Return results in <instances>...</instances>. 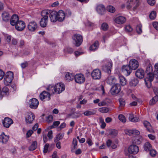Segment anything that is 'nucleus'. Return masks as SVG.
Here are the masks:
<instances>
[{"label": "nucleus", "mask_w": 158, "mask_h": 158, "mask_svg": "<svg viewBox=\"0 0 158 158\" xmlns=\"http://www.w3.org/2000/svg\"><path fill=\"white\" fill-rule=\"evenodd\" d=\"M114 21L118 24H122L126 21V19L123 16H118L115 18Z\"/></svg>", "instance_id": "obj_28"}, {"label": "nucleus", "mask_w": 158, "mask_h": 158, "mask_svg": "<svg viewBox=\"0 0 158 158\" xmlns=\"http://www.w3.org/2000/svg\"><path fill=\"white\" fill-rule=\"evenodd\" d=\"M10 20V23L12 26H15L19 21V17L18 15L14 14L12 16Z\"/></svg>", "instance_id": "obj_19"}, {"label": "nucleus", "mask_w": 158, "mask_h": 158, "mask_svg": "<svg viewBox=\"0 0 158 158\" xmlns=\"http://www.w3.org/2000/svg\"><path fill=\"white\" fill-rule=\"evenodd\" d=\"M132 70L129 65H123L122 67V72L126 76L129 75L131 73Z\"/></svg>", "instance_id": "obj_16"}, {"label": "nucleus", "mask_w": 158, "mask_h": 158, "mask_svg": "<svg viewBox=\"0 0 158 158\" xmlns=\"http://www.w3.org/2000/svg\"><path fill=\"white\" fill-rule=\"evenodd\" d=\"M149 151L150 154L152 156L154 157L156 156V152L155 150L151 149Z\"/></svg>", "instance_id": "obj_54"}, {"label": "nucleus", "mask_w": 158, "mask_h": 158, "mask_svg": "<svg viewBox=\"0 0 158 158\" xmlns=\"http://www.w3.org/2000/svg\"><path fill=\"white\" fill-rule=\"evenodd\" d=\"M65 89L64 84L62 83H57L54 86L49 85L46 88V89L51 94H60Z\"/></svg>", "instance_id": "obj_1"}, {"label": "nucleus", "mask_w": 158, "mask_h": 158, "mask_svg": "<svg viewBox=\"0 0 158 158\" xmlns=\"http://www.w3.org/2000/svg\"><path fill=\"white\" fill-rule=\"evenodd\" d=\"M154 79V77H146L144 79L145 84L147 87L149 88L151 86V82L153 81Z\"/></svg>", "instance_id": "obj_25"}, {"label": "nucleus", "mask_w": 158, "mask_h": 158, "mask_svg": "<svg viewBox=\"0 0 158 158\" xmlns=\"http://www.w3.org/2000/svg\"><path fill=\"white\" fill-rule=\"evenodd\" d=\"M2 20L6 22L10 20V15L8 12L5 11L2 13Z\"/></svg>", "instance_id": "obj_26"}, {"label": "nucleus", "mask_w": 158, "mask_h": 158, "mask_svg": "<svg viewBox=\"0 0 158 158\" xmlns=\"http://www.w3.org/2000/svg\"><path fill=\"white\" fill-rule=\"evenodd\" d=\"M72 38L75 42V45L76 47L79 46L82 42V36L79 34H74Z\"/></svg>", "instance_id": "obj_4"}, {"label": "nucleus", "mask_w": 158, "mask_h": 158, "mask_svg": "<svg viewBox=\"0 0 158 158\" xmlns=\"http://www.w3.org/2000/svg\"><path fill=\"white\" fill-rule=\"evenodd\" d=\"M142 25L141 24H138L136 27V31L138 34H141L142 31Z\"/></svg>", "instance_id": "obj_45"}, {"label": "nucleus", "mask_w": 158, "mask_h": 158, "mask_svg": "<svg viewBox=\"0 0 158 158\" xmlns=\"http://www.w3.org/2000/svg\"><path fill=\"white\" fill-rule=\"evenodd\" d=\"M121 87L119 84L116 83L113 85L110 89V92L112 95L118 94L120 91Z\"/></svg>", "instance_id": "obj_6"}, {"label": "nucleus", "mask_w": 158, "mask_h": 158, "mask_svg": "<svg viewBox=\"0 0 158 158\" xmlns=\"http://www.w3.org/2000/svg\"><path fill=\"white\" fill-rule=\"evenodd\" d=\"M18 40L16 39L13 38L11 40V43L13 45H16L17 44Z\"/></svg>", "instance_id": "obj_63"}, {"label": "nucleus", "mask_w": 158, "mask_h": 158, "mask_svg": "<svg viewBox=\"0 0 158 158\" xmlns=\"http://www.w3.org/2000/svg\"><path fill=\"white\" fill-rule=\"evenodd\" d=\"M112 65V62L109 61L104 65L102 66V70L106 72L109 73L111 71Z\"/></svg>", "instance_id": "obj_18"}, {"label": "nucleus", "mask_w": 158, "mask_h": 158, "mask_svg": "<svg viewBox=\"0 0 158 158\" xmlns=\"http://www.w3.org/2000/svg\"><path fill=\"white\" fill-rule=\"evenodd\" d=\"M144 126L146 128L147 130L150 132L154 133V130L152 129L150 123L147 121H145L143 122Z\"/></svg>", "instance_id": "obj_29"}, {"label": "nucleus", "mask_w": 158, "mask_h": 158, "mask_svg": "<svg viewBox=\"0 0 158 158\" xmlns=\"http://www.w3.org/2000/svg\"><path fill=\"white\" fill-rule=\"evenodd\" d=\"M156 17V13L155 11H152L149 15L150 18L152 19H154Z\"/></svg>", "instance_id": "obj_48"}, {"label": "nucleus", "mask_w": 158, "mask_h": 158, "mask_svg": "<svg viewBox=\"0 0 158 158\" xmlns=\"http://www.w3.org/2000/svg\"><path fill=\"white\" fill-rule=\"evenodd\" d=\"M119 119L123 123H125L126 120L125 117L123 114H120L118 116Z\"/></svg>", "instance_id": "obj_49"}, {"label": "nucleus", "mask_w": 158, "mask_h": 158, "mask_svg": "<svg viewBox=\"0 0 158 158\" xmlns=\"http://www.w3.org/2000/svg\"><path fill=\"white\" fill-rule=\"evenodd\" d=\"M98 110L100 112L102 113H107L109 111V110L108 108L106 107H103L99 108Z\"/></svg>", "instance_id": "obj_47"}, {"label": "nucleus", "mask_w": 158, "mask_h": 158, "mask_svg": "<svg viewBox=\"0 0 158 158\" xmlns=\"http://www.w3.org/2000/svg\"><path fill=\"white\" fill-rule=\"evenodd\" d=\"M129 4V5L127 6V8H131L133 6L135 5L133 9H135L139 5V0H130Z\"/></svg>", "instance_id": "obj_22"}, {"label": "nucleus", "mask_w": 158, "mask_h": 158, "mask_svg": "<svg viewBox=\"0 0 158 158\" xmlns=\"http://www.w3.org/2000/svg\"><path fill=\"white\" fill-rule=\"evenodd\" d=\"M1 139H2V142L3 143H6L9 139V137L7 135L2 134L1 135Z\"/></svg>", "instance_id": "obj_41"}, {"label": "nucleus", "mask_w": 158, "mask_h": 158, "mask_svg": "<svg viewBox=\"0 0 158 158\" xmlns=\"http://www.w3.org/2000/svg\"><path fill=\"white\" fill-rule=\"evenodd\" d=\"M106 104L107 103L105 101H102L99 103L98 104V106H106Z\"/></svg>", "instance_id": "obj_60"}, {"label": "nucleus", "mask_w": 158, "mask_h": 158, "mask_svg": "<svg viewBox=\"0 0 158 158\" xmlns=\"http://www.w3.org/2000/svg\"><path fill=\"white\" fill-rule=\"evenodd\" d=\"M29 107L33 109H36L39 105V102L38 100L35 98H33L30 99V101Z\"/></svg>", "instance_id": "obj_12"}, {"label": "nucleus", "mask_w": 158, "mask_h": 158, "mask_svg": "<svg viewBox=\"0 0 158 158\" xmlns=\"http://www.w3.org/2000/svg\"><path fill=\"white\" fill-rule=\"evenodd\" d=\"M139 82L138 79L136 78H134L130 81L129 85L132 86H135L138 84Z\"/></svg>", "instance_id": "obj_34"}, {"label": "nucleus", "mask_w": 158, "mask_h": 158, "mask_svg": "<svg viewBox=\"0 0 158 158\" xmlns=\"http://www.w3.org/2000/svg\"><path fill=\"white\" fill-rule=\"evenodd\" d=\"M112 143V141L110 139H108L106 142V143L107 146L109 148L110 147Z\"/></svg>", "instance_id": "obj_55"}, {"label": "nucleus", "mask_w": 158, "mask_h": 158, "mask_svg": "<svg viewBox=\"0 0 158 158\" xmlns=\"http://www.w3.org/2000/svg\"><path fill=\"white\" fill-rule=\"evenodd\" d=\"M125 132L126 134L129 135H139L140 134L139 131L136 130L127 129L125 131Z\"/></svg>", "instance_id": "obj_23"}, {"label": "nucleus", "mask_w": 158, "mask_h": 158, "mask_svg": "<svg viewBox=\"0 0 158 158\" xmlns=\"http://www.w3.org/2000/svg\"><path fill=\"white\" fill-rule=\"evenodd\" d=\"M118 131L115 129H111L109 130V135H111L112 137H114L118 134Z\"/></svg>", "instance_id": "obj_38"}, {"label": "nucleus", "mask_w": 158, "mask_h": 158, "mask_svg": "<svg viewBox=\"0 0 158 158\" xmlns=\"http://www.w3.org/2000/svg\"><path fill=\"white\" fill-rule=\"evenodd\" d=\"M153 68L152 65L149 64L146 68V73L147 74V77H154V74L152 73Z\"/></svg>", "instance_id": "obj_21"}, {"label": "nucleus", "mask_w": 158, "mask_h": 158, "mask_svg": "<svg viewBox=\"0 0 158 158\" xmlns=\"http://www.w3.org/2000/svg\"><path fill=\"white\" fill-rule=\"evenodd\" d=\"M128 65L132 70H135L139 67V62L137 60L132 59L129 61Z\"/></svg>", "instance_id": "obj_10"}, {"label": "nucleus", "mask_w": 158, "mask_h": 158, "mask_svg": "<svg viewBox=\"0 0 158 158\" xmlns=\"http://www.w3.org/2000/svg\"><path fill=\"white\" fill-rule=\"evenodd\" d=\"M60 122L59 121H55L53 122V125L52 126V127L55 128V127L58 126L60 124Z\"/></svg>", "instance_id": "obj_56"}, {"label": "nucleus", "mask_w": 158, "mask_h": 158, "mask_svg": "<svg viewBox=\"0 0 158 158\" xmlns=\"http://www.w3.org/2000/svg\"><path fill=\"white\" fill-rule=\"evenodd\" d=\"M144 71L142 69H137L135 72L136 76L140 79L143 78L144 77Z\"/></svg>", "instance_id": "obj_24"}, {"label": "nucleus", "mask_w": 158, "mask_h": 158, "mask_svg": "<svg viewBox=\"0 0 158 158\" xmlns=\"http://www.w3.org/2000/svg\"><path fill=\"white\" fill-rule=\"evenodd\" d=\"M65 17V14L64 12L62 10L57 12V21L62 22L64 21Z\"/></svg>", "instance_id": "obj_17"}, {"label": "nucleus", "mask_w": 158, "mask_h": 158, "mask_svg": "<svg viewBox=\"0 0 158 158\" xmlns=\"http://www.w3.org/2000/svg\"><path fill=\"white\" fill-rule=\"evenodd\" d=\"M120 84L123 86L127 84V81L126 79L123 76H120L119 77Z\"/></svg>", "instance_id": "obj_36"}, {"label": "nucleus", "mask_w": 158, "mask_h": 158, "mask_svg": "<svg viewBox=\"0 0 158 158\" xmlns=\"http://www.w3.org/2000/svg\"><path fill=\"white\" fill-rule=\"evenodd\" d=\"M15 26V28L17 30L21 31L24 29L26 26L24 22L19 20Z\"/></svg>", "instance_id": "obj_15"}, {"label": "nucleus", "mask_w": 158, "mask_h": 158, "mask_svg": "<svg viewBox=\"0 0 158 158\" xmlns=\"http://www.w3.org/2000/svg\"><path fill=\"white\" fill-rule=\"evenodd\" d=\"M35 115L31 112L27 113V115L25 117V121L27 123L31 124L34 119Z\"/></svg>", "instance_id": "obj_13"}, {"label": "nucleus", "mask_w": 158, "mask_h": 158, "mask_svg": "<svg viewBox=\"0 0 158 158\" xmlns=\"http://www.w3.org/2000/svg\"><path fill=\"white\" fill-rule=\"evenodd\" d=\"M74 78V75H73L72 73L67 72L65 75V78L66 80L69 81H72Z\"/></svg>", "instance_id": "obj_30"}, {"label": "nucleus", "mask_w": 158, "mask_h": 158, "mask_svg": "<svg viewBox=\"0 0 158 158\" xmlns=\"http://www.w3.org/2000/svg\"><path fill=\"white\" fill-rule=\"evenodd\" d=\"M120 106L119 107L120 109H122V107H124L125 104V100L123 98H119V99Z\"/></svg>", "instance_id": "obj_43"}, {"label": "nucleus", "mask_w": 158, "mask_h": 158, "mask_svg": "<svg viewBox=\"0 0 158 158\" xmlns=\"http://www.w3.org/2000/svg\"><path fill=\"white\" fill-rule=\"evenodd\" d=\"M33 131L32 130H30L28 131H27V132L26 134L27 136V137H29L31 135L33 134Z\"/></svg>", "instance_id": "obj_59"}, {"label": "nucleus", "mask_w": 158, "mask_h": 158, "mask_svg": "<svg viewBox=\"0 0 158 158\" xmlns=\"http://www.w3.org/2000/svg\"><path fill=\"white\" fill-rule=\"evenodd\" d=\"M9 94V90L8 88L6 87H4L2 89V91H1V96H8Z\"/></svg>", "instance_id": "obj_32"}, {"label": "nucleus", "mask_w": 158, "mask_h": 158, "mask_svg": "<svg viewBox=\"0 0 158 158\" xmlns=\"http://www.w3.org/2000/svg\"><path fill=\"white\" fill-rule=\"evenodd\" d=\"M13 123V121L12 119L7 117H5L2 121L3 126L6 128H9Z\"/></svg>", "instance_id": "obj_7"}, {"label": "nucleus", "mask_w": 158, "mask_h": 158, "mask_svg": "<svg viewBox=\"0 0 158 158\" xmlns=\"http://www.w3.org/2000/svg\"><path fill=\"white\" fill-rule=\"evenodd\" d=\"M41 15V16H44V15L48 16V15H49L50 20L52 22H55L57 21V12L56 11L44 10L42 11Z\"/></svg>", "instance_id": "obj_2"}, {"label": "nucleus", "mask_w": 158, "mask_h": 158, "mask_svg": "<svg viewBox=\"0 0 158 158\" xmlns=\"http://www.w3.org/2000/svg\"><path fill=\"white\" fill-rule=\"evenodd\" d=\"M52 130H50L48 132V137L49 139H52Z\"/></svg>", "instance_id": "obj_57"}, {"label": "nucleus", "mask_w": 158, "mask_h": 158, "mask_svg": "<svg viewBox=\"0 0 158 158\" xmlns=\"http://www.w3.org/2000/svg\"><path fill=\"white\" fill-rule=\"evenodd\" d=\"M109 26L106 23H103L101 26V29L104 31H106L108 29Z\"/></svg>", "instance_id": "obj_44"}, {"label": "nucleus", "mask_w": 158, "mask_h": 158, "mask_svg": "<svg viewBox=\"0 0 158 158\" xmlns=\"http://www.w3.org/2000/svg\"><path fill=\"white\" fill-rule=\"evenodd\" d=\"M99 43L98 41H96L89 47L90 50L94 51L96 50L98 48Z\"/></svg>", "instance_id": "obj_31"}, {"label": "nucleus", "mask_w": 158, "mask_h": 158, "mask_svg": "<svg viewBox=\"0 0 158 158\" xmlns=\"http://www.w3.org/2000/svg\"><path fill=\"white\" fill-rule=\"evenodd\" d=\"M43 18L41 19L40 21V25L42 27H46L48 22V16L44 15V16H42Z\"/></svg>", "instance_id": "obj_20"}, {"label": "nucleus", "mask_w": 158, "mask_h": 158, "mask_svg": "<svg viewBox=\"0 0 158 158\" xmlns=\"http://www.w3.org/2000/svg\"><path fill=\"white\" fill-rule=\"evenodd\" d=\"M75 82L81 84L85 81V78L84 76L81 74H76L74 76Z\"/></svg>", "instance_id": "obj_11"}, {"label": "nucleus", "mask_w": 158, "mask_h": 158, "mask_svg": "<svg viewBox=\"0 0 158 158\" xmlns=\"http://www.w3.org/2000/svg\"><path fill=\"white\" fill-rule=\"evenodd\" d=\"M116 79L114 77H108L106 80V82L110 85L115 83Z\"/></svg>", "instance_id": "obj_33"}, {"label": "nucleus", "mask_w": 158, "mask_h": 158, "mask_svg": "<svg viewBox=\"0 0 158 158\" xmlns=\"http://www.w3.org/2000/svg\"><path fill=\"white\" fill-rule=\"evenodd\" d=\"M96 10L98 14L100 15H103L104 13L105 9V6L101 4L97 6Z\"/></svg>", "instance_id": "obj_27"}, {"label": "nucleus", "mask_w": 158, "mask_h": 158, "mask_svg": "<svg viewBox=\"0 0 158 158\" xmlns=\"http://www.w3.org/2000/svg\"><path fill=\"white\" fill-rule=\"evenodd\" d=\"M91 75L94 79H99L101 77V71L99 69H95L92 72Z\"/></svg>", "instance_id": "obj_8"}, {"label": "nucleus", "mask_w": 158, "mask_h": 158, "mask_svg": "<svg viewBox=\"0 0 158 158\" xmlns=\"http://www.w3.org/2000/svg\"><path fill=\"white\" fill-rule=\"evenodd\" d=\"M14 78L13 72L9 71L6 72L4 78V83L6 85H8L10 84Z\"/></svg>", "instance_id": "obj_3"}, {"label": "nucleus", "mask_w": 158, "mask_h": 158, "mask_svg": "<svg viewBox=\"0 0 158 158\" xmlns=\"http://www.w3.org/2000/svg\"><path fill=\"white\" fill-rule=\"evenodd\" d=\"M139 149L138 147L135 144L131 145L128 148V152L131 154H136L139 151Z\"/></svg>", "instance_id": "obj_9"}, {"label": "nucleus", "mask_w": 158, "mask_h": 158, "mask_svg": "<svg viewBox=\"0 0 158 158\" xmlns=\"http://www.w3.org/2000/svg\"><path fill=\"white\" fill-rule=\"evenodd\" d=\"M126 31L127 32H131L133 30V28L130 25L126 26L125 27Z\"/></svg>", "instance_id": "obj_51"}, {"label": "nucleus", "mask_w": 158, "mask_h": 158, "mask_svg": "<svg viewBox=\"0 0 158 158\" xmlns=\"http://www.w3.org/2000/svg\"><path fill=\"white\" fill-rule=\"evenodd\" d=\"M37 143L36 141H33L31 145L29 147V150L32 151L35 150L37 147Z\"/></svg>", "instance_id": "obj_37"}, {"label": "nucleus", "mask_w": 158, "mask_h": 158, "mask_svg": "<svg viewBox=\"0 0 158 158\" xmlns=\"http://www.w3.org/2000/svg\"><path fill=\"white\" fill-rule=\"evenodd\" d=\"M152 24L156 30H158V23L154 22Z\"/></svg>", "instance_id": "obj_64"}, {"label": "nucleus", "mask_w": 158, "mask_h": 158, "mask_svg": "<svg viewBox=\"0 0 158 158\" xmlns=\"http://www.w3.org/2000/svg\"><path fill=\"white\" fill-rule=\"evenodd\" d=\"M72 145L74 149H76L77 148V140L76 138H74L73 139L72 142Z\"/></svg>", "instance_id": "obj_50"}, {"label": "nucleus", "mask_w": 158, "mask_h": 158, "mask_svg": "<svg viewBox=\"0 0 158 158\" xmlns=\"http://www.w3.org/2000/svg\"><path fill=\"white\" fill-rule=\"evenodd\" d=\"M107 10L109 12L112 13H114L115 11V8L111 5H109L107 6Z\"/></svg>", "instance_id": "obj_46"}, {"label": "nucleus", "mask_w": 158, "mask_h": 158, "mask_svg": "<svg viewBox=\"0 0 158 158\" xmlns=\"http://www.w3.org/2000/svg\"><path fill=\"white\" fill-rule=\"evenodd\" d=\"M28 65V62L27 61H25V62L22 63L21 64V66L22 68L24 69L27 67Z\"/></svg>", "instance_id": "obj_58"}, {"label": "nucleus", "mask_w": 158, "mask_h": 158, "mask_svg": "<svg viewBox=\"0 0 158 158\" xmlns=\"http://www.w3.org/2000/svg\"><path fill=\"white\" fill-rule=\"evenodd\" d=\"M64 136V133H59L57 134L54 139L55 142H57L59 140L61 139Z\"/></svg>", "instance_id": "obj_35"}, {"label": "nucleus", "mask_w": 158, "mask_h": 158, "mask_svg": "<svg viewBox=\"0 0 158 158\" xmlns=\"http://www.w3.org/2000/svg\"><path fill=\"white\" fill-rule=\"evenodd\" d=\"M86 142L89 146H91L93 144L92 141L90 138H89L87 139Z\"/></svg>", "instance_id": "obj_61"}, {"label": "nucleus", "mask_w": 158, "mask_h": 158, "mask_svg": "<svg viewBox=\"0 0 158 158\" xmlns=\"http://www.w3.org/2000/svg\"><path fill=\"white\" fill-rule=\"evenodd\" d=\"M53 118V117L52 115H49L47 117V119L48 122L52 121Z\"/></svg>", "instance_id": "obj_62"}, {"label": "nucleus", "mask_w": 158, "mask_h": 158, "mask_svg": "<svg viewBox=\"0 0 158 158\" xmlns=\"http://www.w3.org/2000/svg\"><path fill=\"white\" fill-rule=\"evenodd\" d=\"M148 3L151 6H153L156 3L155 0H147Z\"/></svg>", "instance_id": "obj_53"}, {"label": "nucleus", "mask_w": 158, "mask_h": 158, "mask_svg": "<svg viewBox=\"0 0 158 158\" xmlns=\"http://www.w3.org/2000/svg\"><path fill=\"white\" fill-rule=\"evenodd\" d=\"M158 101V97L154 96L150 101L149 104L150 105L155 104Z\"/></svg>", "instance_id": "obj_42"}, {"label": "nucleus", "mask_w": 158, "mask_h": 158, "mask_svg": "<svg viewBox=\"0 0 158 158\" xmlns=\"http://www.w3.org/2000/svg\"><path fill=\"white\" fill-rule=\"evenodd\" d=\"M50 93L47 92L45 91H43L40 94V99L42 101H44L45 100L49 101L51 99Z\"/></svg>", "instance_id": "obj_5"}, {"label": "nucleus", "mask_w": 158, "mask_h": 158, "mask_svg": "<svg viewBox=\"0 0 158 158\" xmlns=\"http://www.w3.org/2000/svg\"><path fill=\"white\" fill-rule=\"evenodd\" d=\"M96 111L94 110H88L84 112V114L85 116H88L94 115Z\"/></svg>", "instance_id": "obj_40"}, {"label": "nucleus", "mask_w": 158, "mask_h": 158, "mask_svg": "<svg viewBox=\"0 0 158 158\" xmlns=\"http://www.w3.org/2000/svg\"><path fill=\"white\" fill-rule=\"evenodd\" d=\"M49 146L48 143H46L44 146L43 152L44 153H46L48 151V149Z\"/></svg>", "instance_id": "obj_52"}, {"label": "nucleus", "mask_w": 158, "mask_h": 158, "mask_svg": "<svg viewBox=\"0 0 158 158\" xmlns=\"http://www.w3.org/2000/svg\"><path fill=\"white\" fill-rule=\"evenodd\" d=\"M27 27L29 31L33 32L37 29L38 25L35 22L31 21L29 23Z\"/></svg>", "instance_id": "obj_14"}, {"label": "nucleus", "mask_w": 158, "mask_h": 158, "mask_svg": "<svg viewBox=\"0 0 158 158\" xmlns=\"http://www.w3.org/2000/svg\"><path fill=\"white\" fill-rule=\"evenodd\" d=\"M143 148L145 151H148L151 149L152 146L149 142H146L144 145Z\"/></svg>", "instance_id": "obj_39"}]
</instances>
